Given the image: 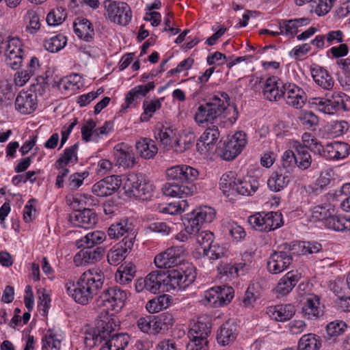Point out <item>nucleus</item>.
Returning a JSON list of instances; mask_svg holds the SVG:
<instances>
[{"label":"nucleus","mask_w":350,"mask_h":350,"mask_svg":"<svg viewBox=\"0 0 350 350\" xmlns=\"http://www.w3.org/2000/svg\"><path fill=\"white\" fill-rule=\"evenodd\" d=\"M107 17L109 20L120 25H126L132 18V12L126 3L106 0L104 2Z\"/></svg>","instance_id":"nucleus-10"},{"label":"nucleus","mask_w":350,"mask_h":350,"mask_svg":"<svg viewBox=\"0 0 350 350\" xmlns=\"http://www.w3.org/2000/svg\"><path fill=\"white\" fill-rule=\"evenodd\" d=\"M265 213H257L248 217V222L256 230L264 231Z\"/></svg>","instance_id":"nucleus-62"},{"label":"nucleus","mask_w":350,"mask_h":350,"mask_svg":"<svg viewBox=\"0 0 350 350\" xmlns=\"http://www.w3.org/2000/svg\"><path fill=\"white\" fill-rule=\"evenodd\" d=\"M198 171L186 165L172 166L166 170L168 182L166 183L162 191L167 196L183 198L191 195L193 191V186L186 185L197 179Z\"/></svg>","instance_id":"nucleus-2"},{"label":"nucleus","mask_w":350,"mask_h":350,"mask_svg":"<svg viewBox=\"0 0 350 350\" xmlns=\"http://www.w3.org/2000/svg\"><path fill=\"white\" fill-rule=\"evenodd\" d=\"M112 332L110 336L107 337V341L115 350H124L128 345L129 336L126 334H115Z\"/></svg>","instance_id":"nucleus-49"},{"label":"nucleus","mask_w":350,"mask_h":350,"mask_svg":"<svg viewBox=\"0 0 350 350\" xmlns=\"http://www.w3.org/2000/svg\"><path fill=\"white\" fill-rule=\"evenodd\" d=\"M131 249L127 248L122 243L116 245L107 253L108 262L114 266L119 265L124 259L127 251Z\"/></svg>","instance_id":"nucleus-40"},{"label":"nucleus","mask_w":350,"mask_h":350,"mask_svg":"<svg viewBox=\"0 0 350 350\" xmlns=\"http://www.w3.org/2000/svg\"><path fill=\"white\" fill-rule=\"evenodd\" d=\"M293 257L290 252H274L269 258L267 262L268 271L277 274L288 269L292 263Z\"/></svg>","instance_id":"nucleus-16"},{"label":"nucleus","mask_w":350,"mask_h":350,"mask_svg":"<svg viewBox=\"0 0 350 350\" xmlns=\"http://www.w3.org/2000/svg\"><path fill=\"white\" fill-rule=\"evenodd\" d=\"M218 293L221 306L227 305L234 297V289L228 286H215Z\"/></svg>","instance_id":"nucleus-59"},{"label":"nucleus","mask_w":350,"mask_h":350,"mask_svg":"<svg viewBox=\"0 0 350 350\" xmlns=\"http://www.w3.org/2000/svg\"><path fill=\"white\" fill-rule=\"evenodd\" d=\"M349 128V123L345 120L334 121L330 124V131L334 136L345 133Z\"/></svg>","instance_id":"nucleus-64"},{"label":"nucleus","mask_w":350,"mask_h":350,"mask_svg":"<svg viewBox=\"0 0 350 350\" xmlns=\"http://www.w3.org/2000/svg\"><path fill=\"white\" fill-rule=\"evenodd\" d=\"M284 82L276 76L268 77L264 83L262 94L265 99L277 102L282 98L284 93Z\"/></svg>","instance_id":"nucleus-19"},{"label":"nucleus","mask_w":350,"mask_h":350,"mask_svg":"<svg viewBox=\"0 0 350 350\" xmlns=\"http://www.w3.org/2000/svg\"><path fill=\"white\" fill-rule=\"evenodd\" d=\"M291 178V176L288 170L279 169L271 174L267 180V185L271 191L278 192L288 185Z\"/></svg>","instance_id":"nucleus-26"},{"label":"nucleus","mask_w":350,"mask_h":350,"mask_svg":"<svg viewBox=\"0 0 350 350\" xmlns=\"http://www.w3.org/2000/svg\"><path fill=\"white\" fill-rule=\"evenodd\" d=\"M25 21L27 23L26 31L28 33L35 34L40 29V18L36 10H28L25 16Z\"/></svg>","instance_id":"nucleus-42"},{"label":"nucleus","mask_w":350,"mask_h":350,"mask_svg":"<svg viewBox=\"0 0 350 350\" xmlns=\"http://www.w3.org/2000/svg\"><path fill=\"white\" fill-rule=\"evenodd\" d=\"M170 297L168 295H163L150 300L146 304V309L151 313L158 312L170 306Z\"/></svg>","instance_id":"nucleus-41"},{"label":"nucleus","mask_w":350,"mask_h":350,"mask_svg":"<svg viewBox=\"0 0 350 350\" xmlns=\"http://www.w3.org/2000/svg\"><path fill=\"white\" fill-rule=\"evenodd\" d=\"M61 347V340L51 332H48L43 339V348L51 350H59Z\"/></svg>","instance_id":"nucleus-63"},{"label":"nucleus","mask_w":350,"mask_h":350,"mask_svg":"<svg viewBox=\"0 0 350 350\" xmlns=\"http://www.w3.org/2000/svg\"><path fill=\"white\" fill-rule=\"evenodd\" d=\"M195 234L196 242L202 246L203 251L213 243L214 234L208 230H199Z\"/></svg>","instance_id":"nucleus-56"},{"label":"nucleus","mask_w":350,"mask_h":350,"mask_svg":"<svg viewBox=\"0 0 350 350\" xmlns=\"http://www.w3.org/2000/svg\"><path fill=\"white\" fill-rule=\"evenodd\" d=\"M283 88L284 94L282 98L288 105L296 109H300L304 106L306 100V94L301 88L292 83H284Z\"/></svg>","instance_id":"nucleus-15"},{"label":"nucleus","mask_w":350,"mask_h":350,"mask_svg":"<svg viewBox=\"0 0 350 350\" xmlns=\"http://www.w3.org/2000/svg\"><path fill=\"white\" fill-rule=\"evenodd\" d=\"M122 180L118 176H109L95 183L92 187L94 194L105 197L114 193L121 185Z\"/></svg>","instance_id":"nucleus-17"},{"label":"nucleus","mask_w":350,"mask_h":350,"mask_svg":"<svg viewBox=\"0 0 350 350\" xmlns=\"http://www.w3.org/2000/svg\"><path fill=\"white\" fill-rule=\"evenodd\" d=\"M264 231L269 232L280 228L283 224L282 215L278 212L265 213Z\"/></svg>","instance_id":"nucleus-43"},{"label":"nucleus","mask_w":350,"mask_h":350,"mask_svg":"<svg viewBox=\"0 0 350 350\" xmlns=\"http://www.w3.org/2000/svg\"><path fill=\"white\" fill-rule=\"evenodd\" d=\"M67 13L62 7H57L49 12L46 21L49 26H56L62 24L66 19Z\"/></svg>","instance_id":"nucleus-48"},{"label":"nucleus","mask_w":350,"mask_h":350,"mask_svg":"<svg viewBox=\"0 0 350 350\" xmlns=\"http://www.w3.org/2000/svg\"><path fill=\"white\" fill-rule=\"evenodd\" d=\"M319 305L320 298L317 295H308L302 307L304 316L308 319L317 318L320 315Z\"/></svg>","instance_id":"nucleus-32"},{"label":"nucleus","mask_w":350,"mask_h":350,"mask_svg":"<svg viewBox=\"0 0 350 350\" xmlns=\"http://www.w3.org/2000/svg\"><path fill=\"white\" fill-rule=\"evenodd\" d=\"M229 234L236 241H240L243 239L246 232L243 228L238 225L237 223H228L226 226Z\"/></svg>","instance_id":"nucleus-60"},{"label":"nucleus","mask_w":350,"mask_h":350,"mask_svg":"<svg viewBox=\"0 0 350 350\" xmlns=\"http://www.w3.org/2000/svg\"><path fill=\"white\" fill-rule=\"evenodd\" d=\"M40 83L33 84L29 90L21 91L15 99V109L21 114L33 113L38 107L37 92L43 91Z\"/></svg>","instance_id":"nucleus-8"},{"label":"nucleus","mask_w":350,"mask_h":350,"mask_svg":"<svg viewBox=\"0 0 350 350\" xmlns=\"http://www.w3.org/2000/svg\"><path fill=\"white\" fill-rule=\"evenodd\" d=\"M237 181L234 179V173L229 172L224 174L220 178L219 187L223 191L224 195L230 196V193L234 191V185H236Z\"/></svg>","instance_id":"nucleus-51"},{"label":"nucleus","mask_w":350,"mask_h":350,"mask_svg":"<svg viewBox=\"0 0 350 350\" xmlns=\"http://www.w3.org/2000/svg\"><path fill=\"white\" fill-rule=\"evenodd\" d=\"M347 328V324L342 321H335L327 324L326 330L330 336H338L342 334L345 329Z\"/></svg>","instance_id":"nucleus-58"},{"label":"nucleus","mask_w":350,"mask_h":350,"mask_svg":"<svg viewBox=\"0 0 350 350\" xmlns=\"http://www.w3.org/2000/svg\"><path fill=\"white\" fill-rule=\"evenodd\" d=\"M83 248L74 256V263L77 267L94 264L101 260L105 250L103 247L83 246Z\"/></svg>","instance_id":"nucleus-14"},{"label":"nucleus","mask_w":350,"mask_h":350,"mask_svg":"<svg viewBox=\"0 0 350 350\" xmlns=\"http://www.w3.org/2000/svg\"><path fill=\"white\" fill-rule=\"evenodd\" d=\"M75 34L86 42L93 40L95 33L92 23L85 18L77 17L73 23Z\"/></svg>","instance_id":"nucleus-24"},{"label":"nucleus","mask_w":350,"mask_h":350,"mask_svg":"<svg viewBox=\"0 0 350 350\" xmlns=\"http://www.w3.org/2000/svg\"><path fill=\"white\" fill-rule=\"evenodd\" d=\"M107 234L111 239H118L124 237L120 243L124 244L127 248H132L136 236L134 226L127 218L112 224L108 228Z\"/></svg>","instance_id":"nucleus-9"},{"label":"nucleus","mask_w":350,"mask_h":350,"mask_svg":"<svg viewBox=\"0 0 350 350\" xmlns=\"http://www.w3.org/2000/svg\"><path fill=\"white\" fill-rule=\"evenodd\" d=\"M324 224L327 228L335 231H345L347 230V228H350V218L329 215L328 218L324 221Z\"/></svg>","instance_id":"nucleus-37"},{"label":"nucleus","mask_w":350,"mask_h":350,"mask_svg":"<svg viewBox=\"0 0 350 350\" xmlns=\"http://www.w3.org/2000/svg\"><path fill=\"white\" fill-rule=\"evenodd\" d=\"M234 185V191L242 196H252L259 187L258 178L247 176L243 179H238Z\"/></svg>","instance_id":"nucleus-27"},{"label":"nucleus","mask_w":350,"mask_h":350,"mask_svg":"<svg viewBox=\"0 0 350 350\" xmlns=\"http://www.w3.org/2000/svg\"><path fill=\"white\" fill-rule=\"evenodd\" d=\"M211 332V323L205 321L202 317L198 318L197 321L194 323L188 332V337L190 341H202L208 342L207 340L208 336Z\"/></svg>","instance_id":"nucleus-20"},{"label":"nucleus","mask_w":350,"mask_h":350,"mask_svg":"<svg viewBox=\"0 0 350 350\" xmlns=\"http://www.w3.org/2000/svg\"><path fill=\"white\" fill-rule=\"evenodd\" d=\"M154 83L152 81L146 85H139L132 88L126 96L124 104L122 105V110L136 106L140 96H145L150 91L154 90Z\"/></svg>","instance_id":"nucleus-23"},{"label":"nucleus","mask_w":350,"mask_h":350,"mask_svg":"<svg viewBox=\"0 0 350 350\" xmlns=\"http://www.w3.org/2000/svg\"><path fill=\"white\" fill-rule=\"evenodd\" d=\"M229 96L225 92H217L200 104L196 111L194 120L198 125L213 123L228 109Z\"/></svg>","instance_id":"nucleus-3"},{"label":"nucleus","mask_w":350,"mask_h":350,"mask_svg":"<svg viewBox=\"0 0 350 350\" xmlns=\"http://www.w3.org/2000/svg\"><path fill=\"white\" fill-rule=\"evenodd\" d=\"M67 43V38L62 34H58L44 41V48L51 52L55 53L62 49Z\"/></svg>","instance_id":"nucleus-45"},{"label":"nucleus","mask_w":350,"mask_h":350,"mask_svg":"<svg viewBox=\"0 0 350 350\" xmlns=\"http://www.w3.org/2000/svg\"><path fill=\"white\" fill-rule=\"evenodd\" d=\"M187 206V201L182 200L178 202H172L167 204L159 205L158 206V211L162 213L176 215L185 211Z\"/></svg>","instance_id":"nucleus-50"},{"label":"nucleus","mask_w":350,"mask_h":350,"mask_svg":"<svg viewBox=\"0 0 350 350\" xmlns=\"http://www.w3.org/2000/svg\"><path fill=\"white\" fill-rule=\"evenodd\" d=\"M154 189L152 184L142 174L131 173L124 179L123 189L129 197L147 199Z\"/></svg>","instance_id":"nucleus-4"},{"label":"nucleus","mask_w":350,"mask_h":350,"mask_svg":"<svg viewBox=\"0 0 350 350\" xmlns=\"http://www.w3.org/2000/svg\"><path fill=\"white\" fill-rule=\"evenodd\" d=\"M216 212L210 206H201L193 210L188 221L187 230H200L201 226L205 223H211L215 218Z\"/></svg>","instance_id":"nucleus-13"},{"label":"nucleus","mask_w":350,"mask_h":350,"mask_svg":"<svg viewBox=\"0 0 350 350\" xmlns=\"http://www.w3.org/2000/svg\"><path fill=\"white\" fill-rule=\"evenodd\" d=\"M135 146L140 156L146 159L153 158L158 151L155 142L148 138L139 139L137 142Z\"/></svg>","instance_id":"nucleus-35"},{"label":"nucleus","mask_w":350,"mask_h":350,"mask_svg":"<svg viewBox=\"0 0 350 350\" xmlns=\"http://www.w3.org/2000/svg\"><path fill=\"white\" fill-rule=\"evenodd\" d=\"M194 142V137L192 135H183L179 138L175 139L172 148L178 153L185 152L189 149Z\"/></svg>","instance_id":"nucleus-53"},{"label":"nucleus","mask_w":350,"mask_h":350,"mask_svg":"<svg viewBox=\"0 0 350 350\" xmlns=\"http://www.w3.org/2000/svg\"><path fill=\"white\" fill-rule=\"evenodd\" d=\"M321 347L320 337L314 334L303 335L298 341V350H319Z\"/></svg>","instance_id":"nucleus-38"},{"label":"nucleus","mask_w":350,"mask_h":350,"mask_svg":"<svg viewBox=\"0 0 350 350\" xmlns=\"http://www.w3.org/2000/svg\"><path fill=\"white\" fill-rule=\"evenodd\" d=\"M293 148L295 150V166L305 170L308 169L312 164V157L307 147L302 146L298 141L293 142Z\"/></svg>","instance_id":"nucleus-29"},{"label":"nucleus","mask_w":350,"mask_h":350,"mask_svg":"<svg viewBox=\"0 0 350 350\" xmlns=\"http://www.w3.org/2000/svg\"><path fill=\"white\" fill-rule=\"evenodd\" d=\"M228 254V249L225 246L220 245L217 243H213L208 248L204 249L203 253V255L206 256L210 260H215L226 257Z\"/></svg>","instance_id":"nucleus-46"},{"label":"nucleus","mask_w":350,"mask_h":350,"mask_svg":"<svg viewBox=\"0 0 350 350\" xmlns=\"http://www.w3.org/2000/svg\"><path fill=\"white\" fill-rule=\"evenodd\" d=\"M267 314L276 321H286L291 319L295 314V306L292 304H281L267 308Z\"/></svg>","instance_id":"nucleus-25"},{"label":"nucleus","mask_w":350,"mask_h":350,"mask_svg":"<svg viewBox=\"0 0 350 350\" xmlns=\"http://www.w3.org/2000/svg\"><path fill=\"white\" fill-rule=\"evenodd\" d=\"M79 148V144L76 143L74 145L66 148L61 157L55 162L56 168H63L69 165H75L78 162L77 150Z\"/></svg>","instance_id":"nucleus-33"},{"label":"nucleus","mask_w":350,"mask_h":350,"mask_svg":"<svg viewBox=\"0 0 350 350\" xmlns=\"http://www.w3.org/2000/svg\"><path fill=\"white\" fill-rule=\"evenodd\" d=\"M185 252V247L182 245L170 247L155 256L154 264L160 269L174 267L183 260Z\"/></svg>","instance_id":"nucleus-12"},{"label":"nucleus","mask_w":350,"mask_h":350,"mask_svg":"<svg viewBox=\"0 0 350 350\" xmlns=\"http://www.w3.org/2000/svg\"><path fill=\"white\" fill-rule=\"evenodd\" d=\"M161 107V103L157 98L146 100L143 103L144 112L140 116V120L142 122H147L153 116V114Z\"/></svg>","instance_id":"nucleus-47"},{"label":"nucleus","mask_w":350,"mask_h":350,"mask_svg":"<svg viewBox=\"0 0 350 350\" xmlns=\"http://www.w3.org/2000/svg\"><path fill=\"white\" fill-rule=\"evenodd\" d=\"M220 135L219 131L217 126H212L207 128L200 136L199 141L208 149L216 144Z\"/></svg>","instance_id":"nucleus-44"},{"label":"nucleus","mask_w":350,"mask_h":350,"mask_svg":"<svg viewBox=\"0 0 350 350\" xmlns=\"http://www.w3.org/2000/svg\"><path fill=\"white\" fill-rule=\"evenodd\" d=\"M165 291L185 289L193 282L196 273L193 267H179L165 272Z\"/></svg>","instance_id":"nucleus-5"},{"label":"nucleus","mask_w":350,"mask_h":350,"mask_svg":"<svg viewBox=\"0 0 350 350\" xmlns=\"http://www.w3.org/2000/svg\"><path fill=\"white\" fill-rule=\"evenodd\" d=\"M116 164L124 168L132 167L135 165V157L132 148L126 144L120 143L113 149Z\"/></svg>","instance_id":"nucleus-21"},{"label":"nucleus","mask_w":350,"mask_h":350,"mask_svg":"<svg viewBox=\"0 0 350 350\" xmlns=\"http://www.w3.org/2000/svg\"><path fill=\"white\" fill-rule=\"evenodd\" d=\"M345 94L334 92L327 94L325 97H313L309 99V103L315 106L319 111L326 114H334L340 111H347V107L345 103Z\"/></svg>","instance_id":"nucleus-6"},{"label":"nucleus","mask_w":350,"mask_h":350,"mask_svg":"<svg viewBox=\"0 0 350 350\" xmlns=\"http://www.w3.org/2000/svg\"><path fill=\"white\" fill-rule=\"evenodd\" d=\"M165 271H154L150 272L145 278L147 284V291L156 294L162 289L165 291Z\"/></svg>","instance_id":"nucleus-31"},{"label":"nucleus","mask_w":350,"mask_h":350,"mask_svg":"<svg viewBox=\"0 0 350 350\" xmlns=\"http://www.w3.org/2000/svg\"><path fill=\"white\" fill-rule=\"evenodd\" d=\"M89 175L88 172L75 173L70 176L68 187L70 190L77 189L83 183V180Z\"/></svg>","instance_id":"nucleus-61"},{"label":"nucleus","mask_w":350,"mask_h":350,"mask_svg":"<svg viewBox=\"0 0 350 350\" xmlns=\"http://www.w3.org/2000/svg\"><path fill=\"white\" fill-rule=\"evenodd\" d=\"M237 334V325L233 321L229 320L219 327L216 339L219 345L226 346L235 340Z\"/></svg>","instance_id":"nucleus-22"},{"label":"nucleus","mask_w":350,"mask_h":350,"mask_svg":"<svg viewBox=\"0 0 350 350\" xmlns=\"http://www.w3.org/2000/svg\"><path fill=\"white\" fill-rule=\"evenodd\" d=\"M298 247L303 254H312L317 253L322 249V246L317 242H298L294 243L293 247L290 250H295V247Z\"/></svg>","instance_id":"nucleus-52"},{"label":"nucleus","mask_w":350,"mask_h":350,"mask_svg":"<svg viewBox=\"0 0 350 350\" xmlns=\"http://www.w3.org/2000/svg\"><path fill=\"white\" fill-rule=\"evenodd\" d=\"M154 135L157 140L165 147H172V138L175 135L174 130L170 126H165L162 124H157L154 130Z\"/></svg>","instance_id":"nucleus-36"},{"label":"nucleus","mask_w":350,"mask_h":350,"mask_svg":"<svg viewBox=\"0 0 350 350\" xmlns=\"http://www.w3.org/2000/svg\"><path fill=\"white\" fill-rule=\"evenodd\" d=\"M311 75L314 82L324 90H329L334 85V80L323 67L315 66L311 68Z\"/></svg>","instance_id":"nucleus-30"},{"label":"nucleus","mask_w":350,"mask_h":350,"mask_svg":"<svg viewBox=\"0 0 350 350\" xmlns=\"http://www.w3.org/2000/svg\"><path fill=\"white\" fill-rule=\"evenodd\" d=\"M126 297L125 291L118 286L110 287L105 290L96 300V306L98 308L104 307V312L111 310L116 312L123 308Z\"/></svg>","instance_id":"nucleus-7"},{"label":"nucleus","mask_w":350,"mask_h":350,"mask_svg":"<svg viewBox=\"0 0 350 350\" xmlns=\"http://www.w3.org/2000/svg\"><path fill=\"white\" fill-rule=\"evenodd\" d=\"M96 126V122L93 120L90 119L81 127V136L83 141L85 142L90 141L96 142V136L94 135Z\"/></svg>","instance_id":"nucleus-57"},{"label":"nucleus","mask_w":350,"mask_h":350,"mask_svg":"<svg viewBox=\"0 0 350 350\" xmlns=\"http://www.w3.org/2000/svg\"><path fill=\"white\" fill-rule=\"evenodd\" d=\"M217 289L214 286L204 293L203 303L204 304L214 308L222 306Z\"/></svg>","instance_id":"nucleus-55"},{"label":"nucleus","mask_w":350,"mask_h":350,"mask_svg":"<svg viewBox=\"0 0 350 350\" xmlns=\"http://www.w3.org/2000/svg\"><path fill=\"white\" fill-rule=\"evenodd\" d=\"M299 277L293 272H288L283 276L276 286V293L282 296L288 294L299 281Z\"/></svg>","instance_id":"nucleus-34"},{"label":"nucleus","mask_w":350,"mask_h":350,"mask_svg":"<svg viewBox=\"0 0 350 350\" xmlns=\"http://www.w3.org/2000/svg\"><path fill=\"white\" fill-rule=\"evenodd\" d=\"M241 146L239 144L237 147H235L232 143L228 141L222 148L221 157L226 161L233 160L243 151Z\"/></svg>","instance_id":"nucleus-54"},{"label":"nucleus","mask_w":350,"mask_h":350,"mask_svg":"<svg viewBox=\"0 0 350 350\" xmlns=\"http://www.w3.org/2000/svg\"><path fill=\"white\" fill-rule=\"evenodd\" d=\"M106 239V234L103 231H94L87 234L85 236L76 241V246L81 248L83 246H93L100 244Z\"/></svg>","instance_id":"nucleus-39"},{"label":"nucleus","mask_w":350,"mask_h":350,"mask_svg":"<svg viewBox=\"0 0 350 350\" xmlns=\"http://www.w3.org/2000/svg\"><path fill=\"white\" fill-rule=\"evenodd\" d=\"M68 221L74 226L90 228L97 221L96 215L89 208L72 211L68 216Z\"/></svg>","instance_id":"nucleus-18"},{"label":"nucleus","mask_w":350,"mask_h":350,"mask_svg":"<svg viewBox=\"0 0 350 350\" xmlns=\"http://www.w3.org/2000/svg\"><path fill=\"white\" fill-rule=\"evenodd\" d=\"M3 49L6 64L13 70L20 68L24 55L21 40L18 38H10L4 42Z\"/></svg>","instance_id":"nucleus-11"},{"label":"nucleus","mask_w":350,"mask_h":350,"mask_svg":"<svg viewBox=\"0 0 350 350\" xmlns=\"http://www.w3.org/2000/svg\"><path fill=\"white\" fill-rule=\"evenodd\" d=\"M105 282L103 270L95 267L84 271L76 282H67L65 290L75 302L81 305L88 304L102 289Z\"/></svg>","instance_id":"nucleus-1"},{"label":"nucleus","mask_w":350,"mask_h":350,"mask_svg":"<svg viewBox=\"0 0 350 350\" xmlns=\"http://www.w3.org/2000/svg\"><path fill=\"white\" fill-rule=\"evenodd\" d=\"M310 21L308 18L283 19L279 23V29L282 35L293 38L297 34L298 28L308 25Z\"/></svg>","instance_id":"nucleus-28"}]
</instances>
